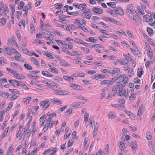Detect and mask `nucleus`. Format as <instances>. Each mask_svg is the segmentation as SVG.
I'll return each mask as SVG.
<instances>
[{
  "label": "nucleus",
  "instance_id": "7ed1b4c3",
  "mask_svg": "<svg viewBox=\"0 0 155 155\" xmlns=\"http://www.w3.org/2000/svg\"><path fill=\"white\" fill-rule=\"evenodd\" d=\"M46 120V124H44V125L43 126L44 127L43 130H44V132L47 131L49 127L50 128L51 127L53 124L51 121V118H49Z\"/></svg>",
  "mask_w": 155,
  "mask_h": 155
},
{
  "label": "nucleus",
  "instance_id": "0e129e2a",
  "mask_svg": "<svg viewBox=\"0 0 155 155\" xmlns=\"http://www.w3.org/2000/svg\"><path fill=\"white\" fill-rule=\"evenodd\" d=\"M155 78V71H153L152 73V76L151 78V81L152 82Z\"/></svg>",
  "mask_w": 155,
  "mask_h": 155
},
{
  "label": "nucleus",
  "instance_id": "338daca9",
  "mask_svg": "<svg viewBox=\"0 0 155 155\" xmlns=\"http://www.w3.org/2000/svg\"><path fill=\"white\" fill-rule=\"evenodd\" d=\"M75 41L78 43L82 44L83 41L81 39L77 38L75 39Z\"/></svg>",
  "mask_w": 155,
  "mask_h": 155
},
{
  "label": "nucleus",
  "instance_id": "473e14b6",
  "mask_svg": "<svg viewBox=\"0 0 155 155\" xmlns=\"http://www.w3.org/2000/svg\"><path fill=\"white\" fill-rule=\"evenodd\" d=\"M127 14L128 15L129 18L131 19H134V12H129L127 13Z\"/></svg>",
  "mask_w": 155,
  "mask_h": 155
},
{
  "label": "nucleus",
  "instance_id": "8fccbe9b",
  "mask_svg": "<svg viewBox=\"0 0 155 155\" xmlns=\"http://www.w3.org/2000/svg\"><path fill=\"white\" fill-rule=\"evenodd\" d=\"M8 131V130L6 129L3 134L1 136L2 138H4L7 134Z\"/></svg>",
  "mask_w": 155,
  "mask_h": 155
},
{
  "label": "nucleus",
  "instance_id": "a18cd8bd",
  "mask_svg": "<svg viewBox=\"0 0 155 155\" xmlns=\"http://www.w3.org/2000/svg\"><path fill=\"white\" fill-rule=\"evenodd\" d=\"M115 115L112 112H110L108 115V117L110 119H113L115 117Z\"/></svg>",
  "mask_w": 155,
  "mask_h": 155
},
{
  "label": "nucleus",
  "instance_id": "c03bdc74",
  "mask_svg": "<svg viewBox=\"0 0 155 155\" xmlns=\"http://www.w3.org/2000/svg\"><path fill=\"white\" fill-rule=\"evenodd\" d=\"M114 82V81L113 79L107 80V84L108 86H110L113 84Z\"/></svg>",
  "mask_w": 155,
  "mask_h": 155
},
{
  "label": "nucleus",
  "instance_id": "f257e3e1",
  "mask_svg": "<svg viewBox=\"0 0 155 155\" xmlns=\"http://www.w3.org/2000/svg\"><path fill=\"white\" fill-rule=\"evenodd\" d=\"M118 79L119 80V82L117 83V85L112 88L117 91V90L120 86L121 85L120 87H124L129 80L128 78L127 77V75L126 74L120 75L118 78Z\"/></svg>",
  "mask_w": 155,
  "mask_h": 155
},
{
  "label": "nucleus",
  "instance_id": "2f4dec72",
  "mask_svg": "<svg viewBox=\"0 0 155 155\" xmlns=\"http://www.w3.org/2000/svg\"><path fill=\"white\" fill-rule=\"evenodd\" d=\"M28 127H25L24 129V132L21 136V137L20 138V140H21L22 138L23 139H24L26 134V133L27 132V131L28 130Z\"/></svg>",
  "mask_w": 155,
  "mask_h": 155
},
{
  "label": "nucleus",
  "instance_id": "3c124183",
  "mask_svg": "<svg viewBox=\"0 0 155 155\" xmlns=\"http://www.w3.org/2000/svg\"><path fill=\"white\" fill-rule=\"evenodd\" d=\"M6 22V19L5 18H2L0 19V23L2 25H4Z\"/></svg>",
  "mask_w": 155,
  "mask_h": 155
},
{
  "label": "nucleus",
  "instance_id": "5701e85b",
  "mask_svg": "<svg viewBox=\"0 0 155 155\" xmlns=\"http://www.w3.org/2000/svg\"><path fill=\"white\" fill-rule=\"evenodd\" d=\"M63 77L64 79L70 82H73L74 80V78L72 76L68 77L67 76H64Z\"/></svg>",
  "mask_w": 155,
  "mask_h": 155
},
{
  "label": "nucleus",
  "instance_id": "c756f323",
  "mask_svg": "<svg viewBox=\"0 0 155 155\" xmlns=\"http://www.w3.org/2000/svg\"><path fill=\"white\" fill-rule=\"evenodd\" d=\"M87 7V5L84 3L82 4H80L78 7V9L82 8V9H85Z\"/></svg>",
  "mask_w": 155,
  "mask_h": 155
},
{
  "label": "nucleus",
  "instance_id": "412c9836",
  "mask_svg": "<svg viewBox=\"0 0 155 155\" xmlns=\"http://www.w3.org/2000/svg\"><path fill=\"white\" fill-rule=\"evenodd\" d=\"M31 60L36 65L37 67H38L39 66L38 62L36 58L34 57H31Z\"/></svg>",
  "mask_w": 155,
  "mask_h": 155
},
{
  "label": "nucleus",
  "instance_id": "7c9ffc66",
  "mask_svg": "<svg viewBox=\"0 0 155 155\" xmlns=\"http://www.w3.org/2000/svg\"><path fill=\"white\" fill-rule=\"evenodd\" d=\"M8 12L9 10L8 7L7 6H5V8L4 9V12H2V15H3L6 16V15L8 13Z\"/></svg>",
  "mask_w": 155,
  "mask_h": 155
},
{
  "label": "nucleus",
  "instance_id": "680f3d73",
  "mask_svg": "<svg viewBox=\"0 0 155 155\" xmlns=\"http://www.w3.org/2000/svg\"><path fill=\"white\" fill-rule=\"evenodd\" d=\"M73 110L71 109H68L66 111V113L67 114V115H68L70 114H71L72 113Z\"/></svg>",
  "mask_w": 155,
  "mask_h": 155
},
{
  "label": "nucleus",
  "instance_id": "1a4fd4ad",
  "mask_svg": "<svg viewBox=\"0 0 155 155\" xmlns=\"http://www.w3.org/2000/svg\"><path fill=\"white\" fill-rule=\"evenodd\" d=\"M92 11L94 12L99 14H101L103 13V10L99 8L94 7L92 8Z\"/></svg>",
  "mask_w": 155,
  "mask_h": 155
},
{
  "label": "nucleus",
  "instance_id": "b1692460",
  "mask_svg": "<svg viewBox=\"0 0 155 155\" xmlns=\"http://www.w3.org/2000/svg\"><path fill=\"white\" fill-rule=\"evenodd\" d=\"M147 31L149 35L151 36L153 35V29L150 27H148L147 28Z\"/></svg>",
  "mask_w": 155,
  "mask_h": 155
},
{
  "label": "nucleus",
  "instance_id": "e2e57ef3",
  "mask_svg": "<svg viewBox=\"0 0 155 155\" xmlns=\"http://www.w3.org/2000/svg\"><path fill=\"white\" fill-rule=\"evenodd\" d=\"M62 103L63 102L61 101L58 99H57V100L55 102V104L58 105H61L62 104Z\"/></svg>",
  "mask_w": 155,
  "mask_h": 155
},
{
  "label": "nucleus",
  "instance_id": "4468645a",
  "mask_svg": "<svg viewBox=\"0 0 155 155\" xmlns=\"http://www.w3.org/2000/svg\"><path fill=\"white\" fill-rule=\"evenodd\" d=\"M32 4L31 3H28L26 5L23 9V11L26 12H28V10L32 8L31 6Z\"/></svg>",
  "mask_w": 155,
  "mask_h": 155
},
{
  "label": "nucleus",
  "instance_id": "052dcab7",
  "mask_svg": "<svg viewBox=\"0 0 155 155\" xmlns=\"http://www.w3.org/2000/svg\"><path fill=\"white\" fill-rule=\"evenodd\" d=\"M146 136L147 140H151L152 137L150 135V133L149 132H147L146 134Z\"/></svg>",
  "mask_w": 155,
  "mask_h": 155
},
{
  "label": "nucleus",
  "instance_id": "4d7b16f0",
  "mask_svg": "<svg viewBox=\"0 0 155 155\" xmlns=\"http://www.w3.org/2000/svg\"><path fill=\"white\" fill-rule=\"evenodd\" d=\"M15 59L18 61L22 62L23 61L22 59L21 58V56H16L15 57Z\"/></svg>",
  "mask_w": 155,
  "mask_h": 155
},
{
  "label": "nucleus",
  "instance_id": "09e8293b",
  "mask_svg": "<svg viewBox=\"0 0 155 155\" xmlns=\"http://www.w3.org/2000/svg\"><path fill=\"white\" fill-rule=\"evenodd\" d=\"M24 6V2L23 1H21L19 3L18 7V9L19 10L23 8Z\"/></svg>",
  "mask_w": 155,
  "mask_h": 155
},
{
  "label": "nucleus",
  "instance_id": "774afa93",
  "mask_svg": "<svg viewBox=\"0 0 155 155\" xmlns=\"http://www.w3.org/2000/svg\"><path fill=\"white\" fill-rule=\"evenodd\" d=\"M107 4L109 6H110L112 7H114L115 5L114 3L112 2L107 3Z\"/></svg>",
  "mask_w": 155,
  "mask_h": 155
},
{
  "label": "nucleus",
  "instance_id": "6e6552de",
  "mask_svg": "<svg viewBox=\"0 0 155 155\" xmlns=\"http://www.w3.org/2000/svg\"><path fill=\"white\" fill-rule=\"evenodd\" d=\"M69 85L72 88L78 90H82V87L81 86L76 84H74L71 83L69 84Z\"/></svg>",
  "mask_w": 155,
  "mask_h": 155
},
{
  "label": "nucleus",
  "instance_id": "393cba45",
  "mask_svg": "<svg viewBox=\"0 0 155 155\" xmlns=\"http://www.w3.org/2000/svg\"><path fill=\"white\" fill-rule=\"evenodd\" d=\"M19 26L22 29H25V21L22 20L19 23Z\"/></svg>",
  "mask_w": 155,
  "mask_h": 155
},
{
  "label": "nucleus",
  "instance_id": "dca6fc26",
  "mask_svg": "<svg viewBox=\"0 0 155 155\" xmlns=\"http://www.w3.org/2000/svg\"><path fill=\"white\" fill-rule=\"evenodd\" d=\"M42 74L44 76L47 77H52L53 75L50 73L48 71H42Z\"/></svg>",
  "mask_w": 155,
  "mask_h": 155
},
{
  "label": "nucleus",
  "instance_id": "79ce46f5",
  "mask_svg": "<svg viewBox=\"0 0 155 155\" xmlns=\"http://www.w3.org/2000/svg\"><path fill=\"white\" fill-rule=\"evenodd\" d=\"M61 64L62 65L65 67H68V66L70 65V64H69L68 63L64 60H62V61H61Z\"/></svg>",
  "mask_w": 155,
  "mask_h": 155
},
{
  "label": "nucleus",
  "instance_id": "39448f33",
  "mask_svg": "<svg viewBox=\"0 0 155 155\" xmlns=\"http://www.w3.org/2000/svg\"><path fill=\"white\" fill-rule=\"evenodd\" d=\"M50 100L48 99H47L45 100L42 101L40 105L42 106V109L44 110H46L49 106L50 104L49 102Z\"/></svg>",
  "mask_w": 155,
  "mask_h": 155
},
{
  "label": "nucleus",
  "instance_id": "864d4df0",
  "mask_svg": "<svg viewBox=\"0 0 155 155\" xmlns=\"http://www.w3.org/2000/svg\"><path fill=\"white\" fill-rule=\"evenodd\" d=\"M74 23L75 24L78 25L79 24L82 25V23H81V21L78 19H76L75 21L74 22Z\"/></svg>",
  "mask_w": 155,
  "mask_h": 155
},
{
  "label": "nucleus",
  "instance_id": "58836bf2",
  "mask_svg": "<svg viewBox=\"0 0 155 155\" xmlns=\"http://www.w3.org/2000/svg\"><path fill=\"white\" fill-rule=\"evenodd\" d=\"M89 40H87V41H90L92 42L96 43L97 41L96 39H94L93 37H90L88 38Z\"/></svg>",
  "mask_w": 155,
  "mask_h": 155
},
{
  "label": "nucleus",
  "instance_id": "20e7f679",
  "mask_svg": "<svg viewBox=\"0 0 155 155\" xmlns=\"http://www.w3.org/2000/svg\"><path fill=\"white\" fill-rule=\"evenodd\" d=\"M91 16V10L89 9H86L83 11L82 17L89 19Z\"/></svg>",
  "mask_w": 155,
  "mask_h": 155
},
{
  "label": "nucleus",
  "instance_id": "603ef678",
  "mask_svg": "<svg viewBox=\"0 0 155 155\" xmlns=\"http://www.w3.org/2000/svg\"><path fill=\"white\" fill-rule=\"evenodd\" d=\"M67 107V105H66V106H64V107H61L59 108L58 109V112L59 113H60L61 112H62L65 109H66Z\"/></svg>",
  "mask_w": 155,
  "mask_h": 155
},
{
  "label": "nucleus",
  "instance_id": "4be33fe9",
  "mask_svg": "<svg viewBox=\"0 0 155 155\" xmlns=\"http://www.w3.org/2000/svg\"><path fill=\"white\" fill-rule=\"evenodd\" d=\"M116 13L121 15H123L124 13L121 8H119L117 9L116 11Z\"/></svg>",
  "mask_w": 155,
  "mask_h": 155
},
{
  "label": "nucleus",
  "instance_id": "ddd939ff",
  "mask_svg": "<svg viewBox=\"0 0 155 155\" xmlns=\"http://www.w3.org/2000/svg\"><path fill=\"white\" fill-rule=\"evenodd\" d=\"M133 8V7L132 4L128 5L126 9V13L129 12L132 13V12H134V10Z\"/></svg>",
  "mask_w": 155,
  "mask_h": 155
},
{
  "label": "nucleus",
  "instance_id": "e433bc0d",
  "mask_svg": "<svg viewBox=\"0 0 155 155\" xmlns=\"http://www.w3.org/2000/svg\"><path fill=\"white\" fill-rule=\"evenodd\" d=\"M55 5V8L57 9H60L63 7L62 4L60 3H57Z\"/></svg>",
  "mask_w": 155,
  "mask_h": 155
},
{
  "label": "nucleus",
  "instance_id": "a211bd4d",
  "mask_svg": "<svg viewBox=\"0 0 155 155\" xmlns=\"http://www.w3.org/2000/svg\"><path fill=\"white\" fill-rule=\"evenodd\" d=\"M144 20L147 22H151L153 20V18L148 15H145L144 16Z\"/></svg>",
  "mask_w": 155,
  "mask_h": 155
},
{
  "label": "nucleus",
  "instance_id": "f03ea898",
  "mask_svg": "<svg viewBox=\"0 0 155 155\" xmlns=\"http://www.w3.org/2000/svg\"><path fill=\"white\" fill-rule=\"evenodd\" d=\"M46 85L49 88L53 90L54 91V94H56L57 92V91H58L59 88H60L57 84L53 82H51L50 81L46 83Z\"/></svg>",
  "mask_w": 155,
  "mask_h": 155
},
{
  "label": "nucleus",
  "instance_id": "0eeeda50",
  "mask_svg": "<svg viewBox=\"0 0 155 155\" xmlns=\"http://www.w3.org/2000/svg\"><path fill=\"white\" fill-rule=\"evenodd\" d=\"M69 92L63 90L61 89V88H59L58 91H57V94L58 95H66L69 94Z\"/></svg>",
  "mask_w": 155,
  "mask_h": 155
},
{
  "label": "nucleus",
  "instance_id": "4c0bfd02",
  "mask_svg": "<svg viewBox=\"0 0 155 155\" xmlns=\"http://www.w3.org/2000/svg\"><path fill=\"white\" fill-rule=\"evenodd\" d=\"M24 66L25 68L27 70H31L33 69L32 67L28 64H25Z\"/></svg>",
  "mask_w": 155,
  "mask_h": 155
},
{
  "label": "nucleus",
  "instance_id": "c85d7f7f",
  "mask_svg": "<svg viewBox=\"0 0 155 155\" xmlns=\"http://www.w3.org/2000/svg\"><path fill=\"white\" fill-rule=\"evenodd\" d=\"M134 54L135 55L138 56H141V53L140 51L138 50V48L137 47L135 48Z\"/></svg>",
  "mask_w": 155,
  "mask_h": 155
},
{
  "label": "nucleus",
  "instance_id": "13d9d810",
  "mask_svg": "<svg viewBox=\"0 0 155 155\" xmlns=\"http://www.w3.org/2000/svg\"><path fill=\"white\" fill-rule=\"evenodd\" d=\"M118 102L120 104V106H122L125 103V101L124 99H120L118 100Z\"/></svg>",
  "mask_w": 155,
  "mask_h": 155
},
{
  "label": "nucleus",
  "instance_id": "6e6d98bb",
  "mask_svg": "<svg viewBox=\"0 0 155 155\" xmlns=\"http://www.w3.org/2000/svg\"><path fill=\"white\" fill-rule=\"evenodd\" d=\"M45 55L51 59H54V57L51 55V53H49L48 52H47L45 53Z\"/></svg>",
  "mask_w": 155,
  "mask_h": 155
},
{
  "label": "nucleus",
  "instance_id": "cd10ccee",
  "mask_svg": "<svg viewBox=\"0 0 155 155\" xmlns=\"http://www.w3.org/2000/svg\"><path fill=\"white\" fill-rule=\"evenodd\" d=\"M7 63L6 61L3 57L0 58V66H2Z\"/></svg>",
  "mask_w": 155,
  "mask_h": 155
},
{
  "label": "nucleus",
  "instance_id": "f704fd0d",
  "mask_svg": "<svg viewBox=\"0 0 155 155\" xmlns=\"http://www.w3.org/2000/svg\"><path fill=\"white\" fill-rule=\"evenodd\" d=\"M5 54L8 55H11L12 54V52L10 49L8 48H6L5 50Z\"/></svg>",
  "mask_w": 155,
  "mask_h": 155
},
{
  "label": "nucleus",
  "instance_id": "9b49d317",
  "mask_svg": "<svg viewBox=\"0 0 155 155\" xmlns=\"http://www.w3.org/2000/svg\"><path fill=\"white\" fill-rule=\"evenodd\" d=\"M120 145L119 146V148L121 150H124L127 147V145L126 143L124 142L121 141L120 142Z\"/></svg>",
  "mask_w": 155,
  "mask_h": 155
},
{
  "label": "nucleus",
  "instance_id": "2eb2a0df",
  "mask_svg": "<svg viewBox=\"0 0 155 155\" xmlns=\"http://www.w3.org/2000/svg\"><path fill=\"white\" fill-rule=\"evenodd\" d=\"M47 119L46 116L45 115H43L39 119V121L41 123V125L44 126V122Z\"/></svg>",
  "mask_w": 155,
  "mask_h": 155
},
{
  "label": "nucleus",
  "instance_id": "f8f14e48",
  "mask_svg": "<svg viewBox=\"0 0 155 155\" xmlns=\"http://www.w3.org/2000/svg\"><path fill=\"white\" fill-rule=\"evenodd\" d=\"M48 66L50 67V68L48 69L49 71L57 74L58 73V71L56 68H54L50 64H48Z\"/></svg>",
  "mask_w": 155,
  "mask_h": 155
},
{
  "label": "nucleus",
  "instance_id": "9d476101",
  "mask_svg": "<svg viewBox=\"0 0 155 155\" xmlns=\"http://www.w3.org/2000/svg\"><path fill=\"white\" fill-rule=\"evenodd\" d=\"M9 82L13 86L15 87H18L19 85V81L16 80L15 79L13 80H9Z\"/></svg>",
  "mask_w": 155,
  "mask_h": 155
},
{
  "label": "nucleus",
  "instance_id": "6ab92c4d",
  "mask_svg": "<svg viewBox=\"0 0 155 155\" xmlns=\"http://www.w3.org/2000/svg\"><path fill=\"white\" fill-rule=\"evenodd\" d=\"M120 71L119 68H114L113 70H110V74H113L114 73H117L119 72Z\"/></svg>",
  "mask_w": 155,
  "mask_h": 155
},
{
  "label": "nucleus",
  "instance_id": "423d86ee",
  "mask_svg": "<svg viewBox=\"0 0 155 155\" xmlns=\"http://www.w3.org/2000/svg\"><path fill=\"white\" fill-rule=\"evenodd\" d=\"M124 87H120L119 89V93L117 95L119 96H124L126 97L127 96L128 93H127L125 89H123Z\"/></svg>",
  "mask_w": 155,
  "mask_h": 155
},
{
  "label": "nucleus",
  "instance_id": "aec40b11",
  "mask_svg": "<svg viewBox=\"0 0 155 155\" xmlns=\"http://www.w3.org/2000/svg\"><path fill=\"white\" fill-rule=\"evenodd\" d=\"M31 97H28L24 98L22 102L25 104H28L31 100Z\"/></svg>",
  "mask_w": 155,
  "mask_h": 155
},
{
  "label": "nucleus",
  "instance_id": "37998d69",
  "mask_svg": "<svg viewBox=\"0 0 155 155\" xmlns=\"http://www.w3.org/2000/svg\"><path fill=\"white\" fill-rule=\"evenodd\" d=\"M89 117V114H88L87 112L85 113V114L84 115V122L85 123H86L88 121V119Z\"/></svg>",
  "mask_w": 155,
  "mask_h": 155
},
{
  "label": "nucleus",
  "instance_id": "a878e982",
  "mask_svg": "<svg viewBox=\"0 0 155 155\" xmlns=\"http://www.w3.org/2000/svg\"><path fill=\"white\" fill-rule=\"evenodd\" d=\"M80 105V104L78 102H74L71 104L70 107L73 108H77Z\"/></svg>",
  "mask_w": 155,
  "mask_h": 155
},
{
  "label": "nucleus",
  "instance_id": "de8ad7c7",
  "mask_svg": "<svg viewBox=\"0 0 155 155\" xmlns=\"http://www.w3.org/2000/svg\"><path fill=\"white\" fill-rule=\"evenodd\" d=\"M109 91L113 97H114L117 93V91L113 89H112V90L111 91L110 90Z\"/></svg>",
  "mask_w": 155,
  "mask_h": 155
},
{
  "label": "nucleus",
  "instance_id": "ea45409f",
  "mask_svg": "<svg viewBox=\"0 0 155 155\" xmlns=\"http://www.w3.org/2000/svg\"><path fill=\"white\" fill-rule=\"evenodd\" d=\"M136 99L135 94L134 93H131L129 97V99L131 101L135 100Z\"/></svg>",
  "mask_w": 155,
  "mask_h": 155
},
{
  "label": "nucleus",
  "instance_id": "bf43d9fd",
  "mask_svg": "<svg viewBox=\"0 0 155 155\" xmlns=\"http://www.w3.org/2000/svg\"><path fill=\"white\" fill-rule=\"evenodd\" d=\"M148 54V57L151 59H152L153 58V53L152 51H151L147 52Z\"/></svg>",
  "mask_w": 155,
  "mask_h": 155
},
{
  "label": "nucleus",
  "instance_id": "c9c22d12",
  "mask_svg": "<svg viewBox=\"0 0 155 155\" xmlns=\"http://www.w3.org/2000/svg\"><path fill=\"white\" fill-rule=\"evenodd\" d=\"M17 79H24L25 78V76L22 74H18L16 77Z\"/></svg>",
  "mask_w": 155,
  "mask_h": 155
},
{
  "label": "nucleus",
  "instance_id": "5fc2aeb1",
  "mask_svg": "<svg viewBox=\"0 0 155 155\" xmlns=\"http://www.w3.org/2000/svg\"><path fill=\"white\" fill-rule=\"evenodd\" d=\"M92 47L94 48H104V47L103 46V45H99V44H95L94 45H93L91 46Z\"/></svg>",
  "mask_w": 155,
  "mask_h": 155
},
{
  "label": "nucleus",
  "instance_id": "49530a36",
  "mask_svg": "<svg viewBox=\"0 0 155 155\" xmlns=\"http://www.w3.org/2000/svg\"><path fill=\"white\" fill-rule=\"evenodd\" d=\"M9 91L14 94H19V91L17 89H9Z\"/></svg>",
  "mask_w": 155,
  "mask_h": 155
},
{
  "label": "nucleus",
  "instance_id": "72a5a7b5",
  "mask_svg": "<svg viewBox=\"0 0 155 155\" xmlns=\"http://www.w3.org/2000/svg\"><path fill=\"white\" fill-rule=\"evenodd\" d=\"M134 71L132 69H130L128 71V77H133L134 75Z\"/></svg>",
  "mask_w": 155,
  "mask_h": 155
},
{
  "label": "nucleus",
  "instance_id": "bb28decb",
  "mask_svg": "<svg viewBox=\"0 0 155 155\" xmlns=\"http://www.w3.org/2000/svg\"><path fill=\"white\" fill-rule=\"evenodd\" d=\"M130 146L133 149H136L137 146V142L135 141H131L130 143Z\"/></svg>",
  "mask_w": 155,
  "mask_h": 155
},
{
  "label": "nucleus",
  "instance_id": "f3484780",
  "mask_svg": "<svg viewBox=\"0 0 155 155\" xmlns=\"http://www.w3.org/2000/svg\"><path fill=\"white\" fill-rule=\"evenodd\" d=\"M136 13L139 15H143L145 14L143 9L142 8H139L135 11Z\"/></svg>",
  "mask_w": 155,
  "mask_h": 155
},
{
  "label": "nucleus",
  "instance_id": "69168bd1",
  "mask_svg": "<svg viewBox=\"0 0 155 155\" xmlns=\"http://www.w3.org/2000/svg\"><path fill=\"white\" fill-rule=\"evenodd\" d=\"M62 50L64 52H65L67 53H68L69 52V50L66 47H63L62 48Z\"/></svg>",
  "mask_w": 155,
  "mask_h": 155
},
{
  "label": "nucleus",
  "instance_id": "a19ab883",
  "mask_svg": "<svg viewBox=\"0 0 155 155\" xmlns=\"http://www.w3.org/2000/svg\"><path fill=\"white\" fill-rule=\"evenodd\" d=\"M56 42L58 43L61 44L63 45H67L66 43L64 41H62L59 40H55Z\"/></svg>",
  "mask_w": 155,
  "mask_h": 155
}]
</instances>
